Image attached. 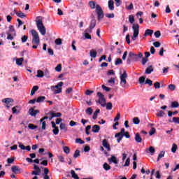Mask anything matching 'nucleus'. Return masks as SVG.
<instances>
[{"label": "nucleus", "mask_w": 179, "mask_h": 179, "mask_svg": "<svg viewBox=\"0 0 179 179\" xmlns=\"http://www.w3.org/2000/svg\"><path fill=\"white\" fill-rule=\"evenodd\" d=\"M134 139L137 143H141V142H142V138H141L139 133L136 134Z\"/></svg>", "instance_id": "nucleus-17"}, {"label": "nucleus", "mask_w": 179, "mask_h": 179, "mask_svg": "<svg viewBox=\"0 0 179 179\" xmlns=\"http://www.w3.org/2000/svg\"><path fill=\"white\" fill-rule=\"evenodd\" d=\"M146 78L145 76L140 77L138 81L141 85L145 83Z\"/></svg>", "instance_id": "nucleus-47"}, {"label": "nucleus", "mask_w": 179, "mask_h": 179, "mask_svg": "<svg viewBox=\"0 0 179 179\" xmlns=\"http://www.w3.org/2000/svg\"><path fill=\"white\" fill-rule=\"evenodd\" d=\"M6 34L8 35L7 40H10V41L13 40V38L16 36L15 34H11L10 32H6Z\"/></svg>", "instance_id": "nucleus-23"}, {"label": "nucleus", "mask_w": 179, "mask_h": 179, "mask_svg": "<svg viewBox=\"0 0 179 179\" xmlns=\"http://www.w3.org/2000/svg\"><path fill=\"white\" fill-rule=\"evenodd\" d=\"M135 21L134 17L133 15H129V22L132 24L133 29V36H131V40L136 41L139 35V28L140 26L138 24H134Z\"/></svg>", "instance_id": "nucleus-1"}, {"label": "nucleus", "mask_w": 179, "mask_h": 179, "mask_svg": "<svg viewBox=\"0 0 179 179\" xmlns=\"http://www.w3.org/2000/svg\"><path fill=\"white\" fill-rule=\"evenodd\" d=\"M1 102H2L3 103H5V104L8 105V104H10V103H14L15 101H14L13 99H11V98H6V99H2V100H1Z\"/></svg>", "instance_id": "nucleus-12"}, {"label": "nucleus", "mask_w": 179, "mask_h": 179, "mask_svg": "<svg viewBox=\"0 0 179 179\" xmlns=\"http://www.w3.org/2000/svg\"><path fill=\"white\" fill-rule=\"evenodd\" d=\"M96 27V20H92L91 21V24L90 25V29H88V31H90V33L92 32V29H94V27Z\"/></svg>", "instance_id": "nucleus-21"}, {"label": "nucleus", "mask_w": 179, "mask_h": 179, "mask_svg": "<svg viewBox=\"0 0 179 179\" xmlns=\"http://www.w3.org/2000/svg\"><path fill=\"white\" fill-rule=\"evenodd\" d=\"M166 115L164 111L160 110H157V113H156V116L158 117H164Z\"/></svg>", "instance_id": "nucleus-18"}, {"label": "nucleus", "mask_w": 179, "mask_h": 179, "mask_svg": "<svg viewBox=\"0 0 179 179\" xmlns=\"http://www.w3.org/2000/svg\"><path fill=\"white\" fill-rule=\"evenodd\" d=\"M145 84L149 85V86H152V85H153L152 81L148 78L146 80Z\"/></svg>", "instance_id": "nucleus-58"}, {"label": "nucleus", "mask_w": 179, "mask_h": 179, "mask_svg": "<svg viewBox=\"0 0 179 179\" xmlns=\"http://www.w3.org/2000/svg\"><path fill=\"white\" fill-rule=\"evenodd\" d=\"M43 73H44L45 78H46L47 79L51 78V76L50 75V71L48 69H45Z\"/></svg>", "instance_id": "nucleus-26"}, {"label": "nucleus", "mask_w": 179, "mask_h": 179, "mask_svg": "<svg viewBox=\"0 0 179 179\" xmlns=\"http://www.w3.org/2000/svg\"><path fill=\"white\" fill-rule=\"evenodd\" d=\"M88 32H90V30L88 29H85L84 36H85V39L91 40L92 37L88 34Z\"/></svg>", "instance_id": "nucleus-25"}, {"label": "nucleus", "mask_w": 179, "mask_h": 179, "mask_svg": "<svg viewBox=\"0 0 179 179\" xmlns=\"http://www.w3.org/2000/svg\"><path fill=\"white\" fill-rule=\"evenodd\" d=\"M76 143L83 144L84 141L81 138H76Z\"/></svg>", "instance_id": "nucleus-64"}, {"label": "nucleus", "mask_w": 179, "mask_h": 179, "mask_svg": "<svg viewBox=\"0 0 179 179\" xmlns=\"http://www.w3.org/2000/svg\"><path fill=\"white\" fill-rule=\"evenodd\" d=\"M63 85V82H59L57 85L51 86L50 90L54 92L55 94H60L62 90V86Z\"/></svg>", "instance_id": "nucleus-6"}, {"label": "nucleus", "mask_w": 179, "mask_h": 179, "mask_svg": "<svg viewBox=\"0 0 179 179\" xmlns=\"http://www.w3.org/2000/svg\"><path fill=\"white\" fill-rule=\"evenodd\" d=\"M23 61H24V58L22 57L16 59L15 64L16 65H19L20 66L23 64Z\"/></svg>", "instance_id": "nucleus-24"}, {"label": "nucleus", "mask_w": 179, "mask_h": 179, "mask_svg": "<svg viewBox=\"0 0 179 179\" xmlns=\"http://www.w3.org/2000/svg\"><path fill=\"white\" fill-rule=\"evenodd\" d=\"M97 96L99 97L98 103L101 105V107H106L107 102L104 99V95L101 92L97 93Z\"/></svg>", "instance_id": "nucleus-8"}, {"label": "nucleus", "mask_w": 179, "mask_h": 179, "mask_svg": "<svg viewBox=\"0 0 179 179\" xmlns=\"http://www.w3.org/2000/svg\"><path fill=\"white\" fill-rule=\"evenodd\" d=\"M106 110H111L112 108H113V105L111 103V102H108L106 104Z\"/></svg>", "instance_id": "nucleus-42"}, {"label": "nucleus", "mask_w": 179, "mask_h": 179, "mask_svg": "<svg viewBox=\"0 0 179 179\" xmlns=\"http://www.w3.org/2000/svg\"><path fill=\"white\" fill-rule=\"evenodd\" d=\"M55 44L57 45H62V39L61 38H57L55 40Z\"/></svg>", "instance_id": "nucleus-59"}, {"label": "nucleus", "mask_w": 179, "mask_h": 179, "mask_svg": "<svg viewBox=\"0 0 179 179\" xmlns=\"http://www.w3.org/2000/svg\"><path fill=\"white\" fill-rule=\"evenodd\" d=\"M28 128L29 129H36L38 128V126H34L33 124H29L28 125Z\"/></svg>", "instance_id": "nucleus-51"}, {"label": "nucleus", "mask_w": 179, "mask_h": 179, "mask_svg": "<svg viewBox=\"0 0 179 179\" xmlns=\"http://www.w3.org/2000/svg\"><path fill=\"white\" fill-rule=\"evenodd\" d=\"M100 109H96V110H95V112L93 114V120H96L97 118L98 114L100 113Z\"/></svg>", "instance_id": "nucleus-37"}, {"label": "nucleus", "mask_w": 179, "mask_h": 179, "mask_svg": "<svg viewBox=\"0 0 179 179\" xmlns=\"http://www.w3.org/2000/svg\"><path fill=\"white\" fill-rule=\"evenodd\" d=\"M49 171L47 168L44 169V174H43V179H50L49 176H48Z\"/></svg>", "instance_id": "nucleus-29"}, {"label": "nucleus", "mask_w": 179, "mask_h": 179, "mask_svg": "<svg viewBox=\"0 0 179 179\" xmlns=\"http://www.w3.org/2000/svg\"><path fill=\"white\" fill-rule=\"evenodd\" d=\"M85 113L87 115H91L93 113V109L91 107H89L86 109Z\"/></svg>", "instance_id": "nucleus-36"}, {"label": "nucleus", "mask_w": 179, "mask_h": 179, "mask_svg": "<svg viewBox=\"0 0 179 179\" xmlns=\"http://www.w3.org/2000/svg\"><path fill=\"white\" fill-rule=\"evenodd\" d=\"M123 137H124V134H121L120 133H116L115 135V138H117V141L118 143H120V141L122 140Z\"/></svg>", "instance_id": "nucleus-14"}, {"label": "nucleus", "mask_w": 179, "mask_h": 179, "mask_svg": "<svg viewBox=\"0 0 179 179\" xmlns=\"http://www.w3.org/2000/svg\"><path fill=\"white\" fill-rule=\"evenodd\" d=\"M31 34H32V43L33 45L40 44V38L38 33L36 29H32L30 31Z\"/></svg>", "instance_id": "nucleus-4"}, {"label": "nucleus", "mask_w": 179, "mask_h": 179, "mask_svg": "<svg viewBox=\"0 0 179 179\" xmlns=\"http://www.w3.org/2000/svg\"><path fill=\"white\" fill-rule=\"evenodd\" d=\"M108 162L109 164H111L112 163H114L115 164H118V159L114 155H112L110 158H108Z\"/></svg>", "instance_id": "nucleus-10"}, {"label": "nucleus", "mask_w": 179, "mask_h": 179, "mask_svg": "<svg viewBox=\"0 0 179 179\" xmlns=\"http://www.w3.org/2000/svg\"><path fill=\"white\" fill-rule=\"evenodd\" d=\"M55 71H56V72H61V71H62V64H57V66L55 68Z\"/></svg>", "instance_id": "nucleus-48"}, {"label": "nucleus", "mask_w": 179, "mask_h": 179, "mask_svg": "<svg viewBox=\"0 0 179 179\" xmlns=\"http://www.w3.org/2000/svg\"><path fill=\"white\" fill-rule=\"evenodd\" d=\"M63 151L66 155H69L70 152V149L68 146H63L62 147Z\"/></svg>", "instance_id": "nucleus-33"}, {"label": "nucleus", "mask_w": 179, "mask_h": 179, "mask_svg": "<svg viewBox=\"0 0 179 179\" xmlns=\"http://www.w3.org/2000/svg\"><path fill=\"white\" fill-rule=\"evenodd\" d=\"M38 86H34L33 88H32V90H31V93H30V95L31 96H34V94H36V92L38 90Z\"/></svg>", "instance_id": "nucleus-30"}, {"label": "nucleus", "mask_w": 179, "mask_h": 179, "mask_svg": "<svg viewBox=\"0 0 179 179\" xmlns=\"http://www.w3.org/2000/svg\"><path fill=\"white\" fill-rule=\"evenodd\" d=\"M121 64H122V60L120 58L116 59V61L115 62V65H120Z\"/></svg>", "instance_id": "nucleus-57"}, {"label": "nucleus", "mask_w": 179, "mask_h": 179, "mask_svg": "<svg viewBox=\"0 0 179 179\" xmlns=\"http://www.w3.org/2000/svg\"><path fill=\"white\" fill-rule=\"evenodd\" d=\"M148 62V59L143 57L141 60V64L142 65H145Z\"/></svg>", "instance_id": "nucleus-62"}, {"label": "nucleus", "mask_w": 179, "mask_h": 179, "mask_svg": "<svg viewBox=\"0 0 179 179\" xmlns=\"http://www.w3.org/2000/svg\"><path fill=\"white\" fill-rule=\"evenodd\" d=\"M126 8L128 10H131L134 8V5L132 3H130V4L129 6H126Z\"/></svg>", "instance_id": "nucleus-55"}, {"label": "nucleus", "mask_w": 179, "mask_h": 179, "mask_svg": "<svg viewBox=\"0 0 179 179\" xmlns=\"http://www.w3.org/2000/svg\"><path fill=\"white\" fill-rule=\"evenodd\" d=\"M57 159L59 162H61L62 163L65 162V157H64L62 155H58Z\"/></svg>", "instance_id": "nucleus-45"}, {"label": "nucleus", "mask_w": 179, "mask_h": 179, "mask_svg": "<svg viewBox=\"0 0 179 179\" xmlns=\"http://www.w3.org/2000/svg\"><path fill=\"white\" fill-rule=\"evenodd\" d=\"M61 116H62L61 113H52V117H61Z\"/></svg>", "instance_id": "nucleus-53"}, {"label": "nucleus", "mask_w": 179, "mask_h": 179, "mask_svg": "<svg viewBox=\"0 0 179 179\" xmlns=\"http://www.w3.org/2000/svg\"><path fill=\"white\" fill-rule=\"evenodd\" d=\"M154 87L155 89H160V83L159 82L155 83Z\"/></svg>", "instance_id": "nucleus-60"}, {"label": "nucleus", "mask_w": 179, "mask_h": 179, "mask_svg": "<svg viewBox=\"0 0 179 179\" xmlns=\"http://www.w3.org/2000/svg\"><path fill=\"white\" fill-rule=\"evenodd\" d=\"M11 169L14 174L20 173V169L17 166H13Z\"/></svg>", "instance_id": "nucleus-20"}, {"label": "nucleus", "mask_w": 179, "mask_h": 179, "mask_svg": "<svg viewBox=\"0 0 179 179\" xmlns=\"http://www.w3.org/2000/svg\"><path fill=\"white\" fill-rule=\"evenodd\" d=\"M169 90L171 91H174L176 90V86L173 84L169 85Z\"/></svg>", "instance_id": "nucleus-56"}, {"label": "nucleus", "mask_w": 179, "mask_h": 179, "mask_svg": "<svg viewBox=\"0 0 179 179\" xmlns=\"http://www.w3.org/2000/svg\"><path fill=\"white\" fill-rule=\"evenodd\" d=\"M71 175L73 178L79 179V177H78L77 174L75 173V171L73 170L71 171Z\"/></svg>", "instance_id": "nucleus-41"}, {"label": "nucleus", "mask_w": 179, "mask_h": 179, "mask_svg": "<svg viewBox=\"0 0 179 179\" xmlns=\"http://www.w3.org/2000/svg\"><path fill=\"white\" fill-rule=\"evenodd\" d=\"M103 168L106 171L110 170L111 169L110 166L108 163H104V164L103 165Z\"/></svg>", "instance_id": "nucleus-35"}, {"label": "nucleus", "mask_w": 179, "mask_h": 179, "mask_svg": "<svg viewBox=\"0 0 179 179\" xmlns=\"http://www.w3.org/2000/svg\"><path fill=\"white\" fill-rule=\"evenodd\" d=\"M129 57L132 59L134 62H138L139 59L143 57V55L141 52H138V54H135L132 52H129Z\"/></svg>", "instance_id": "nucleus-5"}, {"label": "nucleus", "mask_w": 179, "mask_h": 179, "mask_svg": "<svg viewBox=\"0 0 179 179\" xmlns=\"http://www.w3.org/2000/svg\"><path fill=\"white\" fill-rule=\"evenodd\" d=\"M15 15L21 18L26 17V15H24V13L23 12H16Z\"/></svg>", "instance_id": "nucleus-40"}, {"label": "nucleus", "mask_w": 179, "mask_h": 179, "mask_svg": "<svg viewBox=\"0 0 179 179\" xmlns=\"http://www.w3.org/2000/svg\"><path fill=\"white\" fill-rule=\"evenodd\" d=\"M7 33L15 34V27L13 25H10Z\"/></svg>", "instance_id": "nucleus-32"}, {"label": "nucleus", "mask_w": 179, "mask_h": 179, "mask_svg": "<svg viewBox=\"0 0 179 179\" xmlns=\"http://www.w3.org/2000/svg\"><path fill=\"white\" fill-rule=\"evenodd\" d=\"M96 55H97V52H96V51L94 49H92L90 50V57L92 58H94V59L96 58Z\"/></svg>", "instance_id": "nucleus-28"}, {"label": "nucleus", "mask_w": 179, "mask_h": 179, "mask_svg": "<svg viewBox=\"0 0 179 179\" xmlns=\"http://www.w3.org/2000/svg\"><path fill=\"white\" fill-rule=\"evenodd\" d=\"M155 131H156V130L154 127L151 128V129L149 131V135L150 136H153L155 134Z\"/></svg>", "instance_id": "nucleus-50"}, {"label": "nucleus", "mask_w": 179, "mask_h": 179, "mask_svg": "<svg viewBox=\"0 0 179 179\" xmlns=\"http://www.w3.org/2000/svg\"><path fill=\"white\" fill-rule=\"evenodd\" d=\"M80 151L79 150H76L75 151V154L73 157H74V158H77L78 157H80Z\"/></svg>", "instance_id": "nucleus-54"}, {"label": "nucleus", "mask_w": 179, "mask_h": 179, "mask_svg": "<svg viewBox=\"0 0 179 179\" xmlns=\"http://www.w3.org/2000/svg\"><path fill=\"white\" fill-rule=\"evenodd\" d=\"M178 107H179V103L178 101H175L171 102V108H175Z\"/></svg>", "instance_id": "nucleus-38"}, {"label": "nucleus", "mask_w": 179, "mask_h": 179, "mask_svg": "<svg viewBox=\"0 0 179 179\" xmlns=\"http://www.w3.org/2000/svg\"><path fill=\"white\" fill-rule=\"evenodd\" d=\"M88 6L91 8V9H95V12L97 13L99 20L103 18V12L99 4H96V2L94 1H90L88 2Z\"/></svg>", "instance_id": "nucleus-2"}, {"label": "nucleus", "mask_w": 179, "mask_h": 179, "mask_svg": "<svg viewBox=\"0 0 179 179\" xmlns=\"http://www.w3.org/2000/svg\"><path fill=\"white\" fill-rule=\"evenodd\" d=\"M178 148V147L175 143H173V144L172 145L171 152H172L173 153H176V150H177Z\"/></svg>", "instance_id": "nucleus-44"}, {"label": "nucleus", "mask_w": 179, "mask_h": 179, "mask_svg": "<svg viewBox=\"0 0 179 179\" xmlns=\"http://www.w3.org/2000/svg\"><path fill=\"white\" fill-rule=\"evenodd\" d=\"M127 78V74L126 73V71L123 72L122 74H120V86L122 87V88H124L126 89L127 88V80L126 79Z\"/></svg>", "instance_id": "nucleus-7"}, {"label": "nucleus", "mask_w": 179, "mask_h": 179, "mask_svg": "<svg viewBox=\"0 0 179 179\" xmlns=\"http://www.w3.org/2000/svg\"><path fill=\"white\" fill-rule=\"evenodd\" d=\"M154 31L152 29H146L145 33H144L143 36L146 37L148 36H152Z\"/></svg>", "instance_id": "nucleus-19"}, {"label": "nucleus", "mask_w": 179, "mask_h": 179, "mask_svg": "<svg viewBox=\"0 0 179 179\" xmlns=\"http://www.w3.org/2000/svg\"><path fill=\"white\" fill-rule=\"evenodd\" d=\"M36 24L37 29L39 30L41 34L45 36L46 34V29L44 24H43V17H36Z\"/></svg>", "instance_id": "nucleus-3"}, {"label": "nucleus", "mask_w": 179, "mask_h": 179, "mask_svg": "<svg viewBox=\"0 0 179 179\" xmlns=\"http://www.w3.org/2000/svg\"><path fill=\"white\" fill-rule=\"evenodd\" d=\"M130 166V158L128 157L127 158L126 161H125V164H124L122 165L123 167H127Z\"/></svg>", "instance_id": "nucleus-39"}, {"label": "nucleus", "mask_w": 179, "mask_h": 179, "mask_svg": "<svg viewBox=\"0 0 179 179\" xmlns=\"http://www.w3.org/2000/svg\"><path fill=\"white\" fill-rule=\"evenodd\" d=\"M60 129L64 130L65 132H66L68 131V129H67L66 124H63V123H62L60 124Z\"/></svg>", "instance_id": "nucleus-46"}, {"label": "nucleus", "mask_w": 179, "mask_h": 179, "mask_svg": "<svg viewBox=\"0 0 179 179\" xmlns=\"http://www.w3.org/2000/svg\"><path fill=\"white\" fill-rule=\"evenodd\" d=\"M39 113L40 111L38 110H34V108H30L28 111L29 115L31 117H36Z\"/></svg>", "instance_id": "nucleus-9"}, {"label": "nucleus", "mask_w": 179, "mask_h": 179, "mask_svg": "<svg viewBox=\"0 0 179 179\" xmlns=\"http://www.w3.org/2000/svg\"><path fill=\"white\" fill-rule=\"evenodd\" d=\"M44 77V71L41 70H37L36 78H42Z\"/></svg>", "instance_id": "nucleus-22"}, {"label": "nucleus", "mask_w": 179, "mask_h": 179, "mask_svg": "<svg viewBox=\"0 0 179 179\" xmlns=\"http://www.w3.org/2000/svg\"><path fill=\"white\" fill-rule=\"evenodd\" d=\"M173 122L176 124H179V117H173Z\"/></svg>", "instance_id": "nucleus-63"}, {"label": "nucleus", "mask_w": 179, "mask_h": 179, "mask_svg": "<svg viewBox=\"0 0 179 179\" xmlns=\"http://www.w3.org/2000/svg\"><path fill=\"white\" fill-rule=\"evenodd\" d=\"M102 146H103L107 151H110V146L107 139L105 138L102 141Z\"/></svg>", "instance_id": "nucleus-11"}, {"label": "nucleus", "mask_w": 179, "mask_h": 179, "mask_svg": "<svg viewBox=\"0 0 179 179\" xmlns=\"http://www.w3.org/2000/svg\"><path fill=\"white\" fill-rule=\"evenodd\" d=\"M127 155L126 152H123L122 154V163L124 162L125 159H127Z\"/></svg>", "instance_id": "nucleus-52"}, {"label": "nucleus", "mask_w": 179, "mask_h": 179, "mask_svg": "<svg viewBox=\"0 0 179 179\" xmlns=\"http://www.w3.org/2000/svg\"><path fill=\"white\" fill-rule=\"evenodd\" d=\"M145 151L147 153H150L151 156H153L155 152V150L153 146H150Z\"/></svg>", "instance_id": "nucleus-13"}, {"label": "nucleus", "mask_w": 179, "mask_h": 179, "mask_svg": "<svg viewBox=\"0 0 179 179\" xmlns=\"http://www.w3.org/2000/svg\"><path fill=\"white\" fill-rule=\"evenodd\" d=\"M45 96H41L37 98L36 103H42L45 101Z\"/></svg>", "instance_id": "nucleus-31"}, {"label": "nucleus", "mask_w": 179, "mask_h": 179, "mask_svg": "<svg viewBox=\"0 0 179 179\" xmlns=\"http://www.w3.org/2000/svg\"><path fill=\"white\" fill-rule=\"evenodd\" d=\"M153 71H154V69H153L152 66H150V67L146 69L145 73L150 74Z\"/></svg>", "instance_id": "nucleus-34"}, {"label": "nucleus", "mask_w": 179, "mask_h": 179, "mask_svg": "<svg viewBox=\"0 0 179 179\" xmlns=\"http://www.w3.org/2000/svg\"><path fill=\"white\" fill-rule=\"evenodd\" d=\"M165 156V151H161L159 152V154L158 155L157 162H159V160L162 158L164 157Z\"/></svg>", "instance_id": "nucleus-27"}, {"label": "nucleus", "mask_w": 179, "mask_h": 179, "mask_svg": "<svg viewBox=\"0 0 179 179\" xmlns=\"http://www.w3.org/2000/svg\"><path fill=\"white\" fill-rule=\"evenodd\" d=\"M155 38H159L161 36L160 31H155Z\"/></svg>", "instance_id": "nucleus-61"}, {"label": "nucleus", "mask_w": 179, "mask_h": 179, "mask_svg": "<svg viewBox=\"0 0 179 179\" xmlns=\"http://www.w3.org/2000/svg\"><path fill=\"white\" fill-rule=\"evenodd\" d=\"M114 4H115L114 1H113V0L108 1V6L109 10H114V9H115Z\"/></svg>", "instance_id": "nucleus-15"}, {"label": "nucleus", "mask_w": 179, "mask_h": 179, "mask_svg": "<svg viewBox=\"0 0 179 179\" xmlns=\"http://www.w3.org/2000/svg\"><path fill=\"white\" fill-rule=\"evenodd\" d=\"M17 108H18V106L13 107V108H12L13 114H15V115H18L19 114L20 112L17 110Z\"/></svg>", "instance_id": "nucleus-43"}, {"label": "nucleus", "mask_w": 179, "mask_h": 179, "mask_svg": "<svg viewBox=\"0 0 179 179\" xmlns=\"http://www.w3.org/2000/svg\"><path fill=\"white\" fill-rule=\"evenodd\" d=\"M100 129H101L100 126L94 125V126H92V131L94 134H97V133H99V131H100Z\"/></svg>", "instance_id": "nucleus-16"}, {"label": "nucleus", "mask_w": 179, "mask_h": 179, "mask_svg": "<svg viewBox=\"0 0 179 179\" xmlns=\"http://www.w3.org/2000/svg\"><path fill=\"white\" fill-rule=\"evenodd\" d=\"M133 123L135 124H140L139 118H138V117H134V118L133 119Z\"/></svg>", "instance_id": "nucleus-49"}]
</instances>
